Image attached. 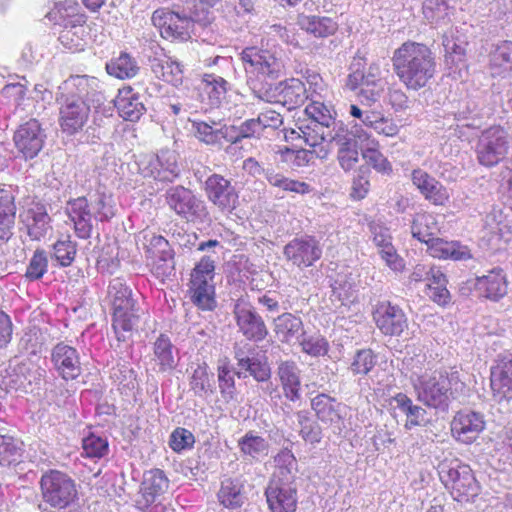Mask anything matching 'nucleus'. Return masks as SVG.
Here are the masks:
<instances>
[{
	"label": "nucleus",
	"mask_w": 512,
	"mask_h": 512,
	"mask_svg": "<svg viewBox=\"0 0 512 512\" xmlns=\"http://www.w3.org/2000/svg\"><path fill=\"white\" fill-rule=\"evenodd\" d=\"M391 61L394 73L408 90L419 91L426 87L436 73L435 56L422 43L404 42L393 52Z\"/></svg>",
	"instance_id": "obj_1"
},
{
	"label": "nucleus",
	"mask_w": 512,
	"mask_h": 512,
	"mask_svg": "<svg viewBox=\"0 0 512 512\" xmlns=\"http://www.w3.org/2000/svg\"><path fill=\"white\" fill-rule=\"evenodd\" d=\"M410 379L417 399L428 407L446 410L455 394L462 392L465 383L458 371H412Z\"/></svg>",
	"instance_id": "obj_2"
},
{
	"label": "nucleus",
	"mask_w": 512,
	"mask_h": 512,
	"mask_svg": "<svg viewBox=\"0 0 512 512\" xmlns=\"http://www.w3.org/2000/svg\"><path fill=\"white\" fill-rule=\"evenodd\" d=\"M247 84L253 95L270 90V85L284 72V62L276 48H263L258 46L246 47L240 53Z\"/></svg>",
	"instance_id": "obj_3"
},
{
	"label": "nucleus",
	"mask_w": 512,
	"mask_h": 512,
	"mask_svg": "<svg viewBox=\"0 0 512 512\" xmlns=\"http://www.w3.org/2000/svg\"><path fill=\"white\" fill-rule=\"evenodd\" d=\"M108 298L112 307V328L117 340L124 342L137 327L144 310L138 305L132 289L121 278L110 281Z\"/></svg>",
	"instance_id": "obj_4"
},
{
	"label": "nucleus",
	"mask_w": 512,
	"mask_h": 512,
	"mask_svg": "<svg viewBox=\"0 0 512 512\" xmlns=\"http://www.w3.org/2000/svg\"><path fill=\"white\" fill-rule=\"evenodd\" d=\"M65 212L73 224L76 236L80 239H89L92 235L94 223L105 222L114 215V209L106 202L104 196L89 201L86 197H77L67 202Z\"/></svg>",
	"instance_id": "obj_5"
},
{
	"label": "nucleus",
	"mask_w": 512,
	"mask_h": 512,
	"mask_svg": "<svg viewBox=\"0 0 512 512\" xmlns=\"http://www.w3.org/2000/svg\"><path fill=\"white\" fill-rule=\"evenodd\" d=\"M438 474L441 482L457 502H472L480 493V486L472 469L457 458L441 461L438 465Z\"/></svg>",
	"instance_id": "obj_6"
},
{
	"label": "nucleus",
	"mask_w": 512,
	"mask_h": 512,
	"mask_svg": "<svg viewBox=\"0 0 512 512\" xmlns=\"http://www.w3.org/2000/svg\"><path fill=\"white\" fill-rule=\"evenodd\" d=\"M512 151L509 132L500 125L484 129L478 136L475 154L478 163L492 168L504 161Z\"/></svg>",
	"instance_id": "obj_7"
},
{
	"label": "nucleus",
	"mask_w": 512,
	"mask_h": 512,
	"mask_svg": "<svg viewBox=\"0 0 512 512\" xmlns=\"http://www.w3.org/2000/svg\"><path fill=\"white\" fill-rule=\"evenodd\" d=\"M43 503L60 511L70 507L77 499L75 481L66 473L50 470L40 480Z\"/></svg>",
	"instance_id": "obj_8"
},
{
	"label": "nucleus",
	"mask_w": 512,
	"mask_h": 512,
	"mask_svg": "<svg viewBox=\"0 0 512 512\" xmlns=\"http://www.w3.org/2000/svg\"><path fill=\"white\" fill-rule=\"evenodd\" d=\"M214 271V260L210 257H203L191 273L189 288L191 301L204 311H211L216 306Z\"/></svg>",
	"instance_id": "obj_9"
},
{
	"label": "nucleus",
	"mask_w": 512,
	"mask_h": 512,
	"mask_svg": "<svg viewBox=\"0 0 512 512\" xmlns=\"http://www.w3.org/2000/svg\"><path fill=\"white\" fill-rule=\"evenodd\" d=\"M165 203L176 215L187 221L201 219L207 215L205 204L194 193L182 186H172L165 191Z\"/></svg>",
	"instance_id": "obj_10"
},
{
	"label": "nucleus",
	"mask_w": 512,
	"mask_h": 512,
	"mask_svg": "<svg viewBox=\"0 0 512 512\" xmlns=\"http://www.w3.org/2000/svg\"><path fill=\"white\" fill-rule=\"evenodd\" d=\"M56 101L59 104V124L62 131L73 135L82 130L92 107L83 100L60 92L57 93Z\"/></svg>",
	"instance_id": "obj_11"
},
{
	"label": "nucleus",
	"mask_w": 512,
	"mask_h": 512,
	"mask_svg": "<svg viewBox=\"0 0 512 512\" xmlns=\"http://www.w3.org/2000/svg\"><path fill=\"white\" fill-rule=\"evenodd\" d=\"M152 23L159 29L163 38L186 41L191 36L194 21L185 13L167 8L157 9L152 14Z\"/></svg>",
	"instance_id": "obj_12"
},
{
	"label": "nucleus",
	"mask_w": 512,
	"mask_h": 512,
	"mask_svg": "<svg viewBox=\"0 0 512 512\" xmlns=\"http://www.w3.org/2000/svg\"><path fill=\"white\" fill-rule=\"evenodd\" d=\"M64 95L83 100L90 107L98 109L105 102L102 84L98 78L89 75H72L58 88Z\"/></svg>",
	"instance_id": "obj_13"
},
{
	"label": "nucleus",
	"mask_w": 512,
	"mask_h": 512,
	"mask_svg": "<svg viewBox=\"0 0 512 512\" xmlns=\"http://www.w3.org/2000/svg\"><path fill=\"white\" fill-rule=\"evenodd\" d=\"M258 99L270 103H280L288 110H292L304 104L308 99L304 83L297 78H290L278 83L273 82L270 90L260 94Z\"/></svg>",
	"instance_id": "obj_14"
},
{
	"label": "nucleus",
	"mask_w": 512,
	"mask_h": 512,
	"mask_svg": "<svg viewBox=\"0 0 512 512\" xmlns=\"http://www.w3.org/2000/svg\"><path fill=\"white\" fill-rule=\"evenodd\" d=\"M233 316L238 331L248 340L259 342L265 339L268 334L267 327L262 317L255 311L252 304L239 298L233 306Z\"/></svg>",
	"instance_id": "obj_15"
},
{
	"label": "nucleus",
	"mask_w": 512,
	"mask_h": 512,
	"mask_svg": "<svg viewBox=\"0 0 512 512\" xmlns=\"http://www.w3.org/2000/svg\"><path fill=\"white\" fill-rule=\"evenodd\" d=\"M283 255L293 265L307 268L322 257V247L314 236L303 235L289 241L284 246Z\"/></svg>",
	"instance_id": "obj_16"
},
{
	"label": "nucleus",
	"mask_w": 512,
	"mask_h": 512,
	"mask_svg": "<svg viewBox=\"0 0 512 512\" xmlns=\"http://www.w3.org/2000/svg\"><path fill=\"white\" fill-rule=\"evenodd\" d=\"M234 358L237 361L239 370L236 372L238 378L246 377L245 372L252 376L257 382L268 381L271 377V369L264 355L250 346L235 347Z\"/></svg>",
	"instance_id": "obj_17"
},
{
	"label": "nucleus",
	"mask_w": 512,
	"mask_h": 512,
	"mask_svg": "<svg viewBox=\"0 0 512 512\" xmlns=\"http://www.w3.org/2000/svg\"><path fill=\"white\" fill-rule=\"evenodd\" d=\"M265 497L270 512H295L298 503L297 487L290 481L272 478Z\"/></svg>",
	"instance_id": "obj_18"
},
{
	"label": "nucleus",
	"mask_w": 512,
	"mask_h": 512,
	"mask_svg": "<svg viewBox=\"0 0 512 512\" xmlns=\"http://www.w3.org/2000/svg\"><path fill=\"white\" fill-rule=\"evenodd\" d=\"M19 221L33 241L43 239L52 229L51 217L43 203L31 202L22 207Z\"/></svg>",
	"instance_id": "obj_19"
},
{
	"label": "nucleus",
	"mask_w": 512,
	"mask_h": 512,
	"mask_svg": "<svg viewBox=\"0 0 512 512\" xmlns=\"http://www.w3.org/2000/svg\"><path fill=\"white\" fill-rule=\"evenodd\" d=\"M355 131H348L343 126H339L331 136L332 143L338 147V161L340 166L349 171L358 162V143L356 137L359 139H366L368 135L357 125L354 126Z\"/></svg>",
	"instance_id": "obj_20"
},
{
	"label": "nucleus",
	"mask_w": 512,
	"mask_h": 512,
	"mask_svg": "<svg viewBox=\"0 0 512 512\" xmlns=\"http://www.w3.org/2000/svg\"><path fill=\"white\" fill-rule=\"evenodd\" d=\"M46 134L36 119L21 124L14 133V143L25 159H33L42 150Z\"/></svg>",
	"instance_id": "obj_21"
},
{
	"label": "nucleus",
	"mask_w": 512,
	"mask_h": 512,
	"mask_svg": "<svg viewBox=\"0 0 512 512\" xmlns=\"http://www.w3.org/2000/svg\"><path fill=\"white\" fill-rule=\"evenodd\" d=\"M484 415L472 410H462L451 421V433L454 439L463 444L477 440L485 429Z\"/></svg>",
	"instance_id": "obj_22"
},
{
	"label": "nucleus",
	"mask_w": 512,
	"mask_h": 512,
	"mask_svg": "<svg viewBox=\"0 0 512 512\" xmlns=\"http://www.w3.org/2000/svg\"><path fill=\"white\" fill-rule=\"evenodd\" d=\"M50 361L58 376L65 381L75 380L82 373L78 350L65 342H59L51 349Z\"/></svg>",
	"instance_id": "obj_23"
},
{
	"label": "nucleus",
	"mask_w": 512,
	"mask_h": 512,
	"mask_svg": "<svg viewBox=\"0 0 512 512\" xmlns=\"http://www.w3.org/2000/svg\"><path fill=\"white\" fill-rule=\"evenodd\" d=\"M490 385L497 401L512 400V353L497 357L491 366Z\"/></svg>",
	"instance_id": "obj_24"
},
{
	"label": "nucleus",
	"mask_w": 512,
	"mask_h": 512,
	"mask_svg": "<svg viewBox=\"0 0 512 512\" xmlns=\"http://www.w3.org/2000/svg\"><path fill=\"white\" fill-rule=\"evenodd\" d=\"M207 198L222 211L231 212L238 203V193L231 182L219 174L210 175L205 181Z\"/></svg>",
	"instance_id": "obj_25"
},
{
	"label": "nucleus",
	"mask_w": 512,
	"mask_h": 512,
	"mask_svg": "<svg viewBox=\"0 0 512 512\" xmlns=\"http://www.w3.org/2000/svg\"><path fill=\"white\" fill-rule=\"evenodd\" d=\"M374 321L377 328L388 336H400L408 328L404 311L390 302H382L377 306Z\"/></svg>",
	"instance_id": "obj_26"
},
{
	"label": "nucleus",
	"mask_w": 512,
	"mask_h": 512,
	"mask_svg": "<svg viewBox=\"0 0 512 512\" xmlns=\"http://www.w3.org/2000/svg\"><path fill=\"white\" fill-rule=\"evenodd\" d=\"M370 232L372 241L386 265L395 272L403 271L405 263L392 243L390 229L381 223H371Z\"/></svg>",
	"instance_id": "obj_27"
},
{
	"label": "nucleus",
	"mask_w": 512,
	"mask_h": 512,
	"mask_svg": "<svg viewBox=\"0 0 512 512\" xmlns=\"http://www.w3.org/2000/svg\"><path fill=\"white\" fill-rule=\"evenodd\" d=\"M411 180L423 197L434 205H444L449 200L447 189L428 172L414 169Z\"/></svg>",
	"instance_id": "obj_28"
},
{
	"label": "nucleus",
	"mask_w": 512,
	"mask_h": 512,
	"mask_svg": "<svg viewBox=\"0 0 512 512\" xmlns=\"http://www.w3.org/2000/svg\"><path fill=\"white\" fill-rule=\"evenodd\" d=\"M324 95L315 93L310 95L311 102L306 106L305 113L312 120L314 126L319 125L321 129H329L333 126L335 132L339 125L336 124V111L330 101L325 100ZM342 126V124H340Z\"/></svg>",
	"instance_id": "obj_29"
},
{
	"label": "nucleus",
	"mask_w": 512,
	"mask_h": 512,
	"mask_svg": "<svg viewBox=\"0 0 512 512\" xmlns=\"http://www.w3.org/2000/svg\"><path fill=\"white\" fill-rule=\"evenodd\" d=\"M86 17L78 16L71 22L61 23L58 40L61 45L71 52L84 50L87 44Z\"/></svg>",
	"instance_id": "obj_30"
},
{
	"label": "nucleus",
	"mask_w": 512,
	"mask_h": 512,
	"mask_svg": "<svg viewBox=\"0 0 512 512\" xmlns=\"http://www.w3.org/2000/svg\"><path fill=\"white\" fill-rule=\"evenodd\" d=\"M311 408L325 424H339L346 414V406L327 394H318L311 400Z\"/></svg>",
	"instance_id": "obj_31"
},
{
	"label": "nucleus",
	"mask_w": 512,
	"mask_h": 512,
	"mask_svg": "<svg viewBox=\"0 0 512 512\" xmlns=\"http://www.w3.org/2000/svg\"><path fill=\"white\" fill-rule=\"evenodd\" d=\"M475 289L483 297L498 301L507 293V281L501 268H494L488 274L477 277Z\"/></svg>",
	"instance_id": "obj_32"
},
{
	"label": "nucleus",
	"mask_w": 512,
	"mask_h": 512,
	"mask_svg": "<svg viewBox=\"0 0 512 512\" xmlns=\"http://www.w3.org/2000/svg\"><path fill=\"white\" fill-rule=\"evenodd\" d=\"M277 376L284 396L292 402L298 401L301 398V379L298 365L291 360L281 361L278 364Z\"/></svg>",
	"instance_id": "obj_33"
},
{
	"label": "nucleus",
	"mask_w": 512,
	"mask_h": 512,
	"mask_svg": "<svg viewBox=\"0 0 512 512\" xmlns=\"http://www.w3.org/2000/svg\"><path fill=\"white\" fill-rule=\"evenodd\" d=\"M489 71L492 77L508 78L512 75V41L497 43L489 54Z\"/></svg>",
	"instance_id": "obj_34"
},
{
	"label": "nucleus",
	"mask_w": 512,
	"mask_h": 512,
	"mask_svg": "<svg viewBox=\"0 0 512 512\" xmlns=\"http://www.w3.org/2000/svg\"><path fill=\"white\" fill-rule=\"evenodd\" d=\"M150 68L156 78L173 86H179L183 81V67L176 59L163 54L149 60Z\"/></svg>",
	"instance_id": "obj_35"
},
{
	"label": "nucleus",
	"mask_w": 512,
	"mask_h": 512,
	"mask_svg": "<svg viewBox=\"0 0 512 512\" xmlns=\"http://www.w3.org/2000/svg\"><path fill=\"white\" fill-rule=\"evenodd\" d=\"M137 242L143 249L146 260L174 257V251L168 240L150 230L141 231Z\"/></svg>",
	"instance_id": "obj_36"
},
{
	"label": "nucleus",
	"mask_w": 512,
	"mask_h": 512,
	"mask_svg": "<svg viewBox=\"0 0 512 512\" xmlns=\"http://www.w3.org/2000/svg\"><path fill=\"white\" fill-rule=\"evenodd\" d=\"M153 356L161 372L171 371L178 364V349L166 334H160L153 343Z\"/></svg>",
	"instance_id": "obj_37"
},
{
	"label": "nucleus",
	"mask_w": 512,
	"mask_h": 512,
	"mask_svg": "<svg viewBox=\"0 0 512 512\" xmlns=\"http://www.w3.org/2000/svg\"><path fill=\"white\" fill-rule=\"evenodd\" d=\"M274 332L281 342L298 341L304 334L303 322L300 317L291 313H283L274 320Z\"/></svg>",
	"instance_id": "obj_38"
},
{
	"label": "nucleus",
	"mask_w": 512,
	"mask_h": 512,
	"mask_svg": "<svg viewBox=\"0 0 512 512\" xmlns=\"http://www.w3.org/2000/svg\"><path fill=\"white\" fill-rule=\"evenodd\" d=\"M430 255L439 259L466 260L471 258L469 249L457 241L436 238L427 247Z\"/></svg>",
	"instance_id": "obj_39"
},
{
	"label": "nucleus",
	"mask_w": 512,
	"mask_h": 512,
	"mask_svg": "<svg viewBox=\"0 0 512 512\" xmlns=\"http://www.w3.org/2000/svg\"><path fill=\"white\" fill-rule=\"evenodd\" d=\"M168 487L169 480L162 470L153 469L144 473L141 490L147 504L153 503Z\"/></svg>",
	"instance_id": "obj_40"
},
{
	"label": "nucleus",
	"mask_w": 512,
	"mask_h": 512,
	"mask_svg": "<svg viewBox=\"0 0 512 512\" xmlns=\"http://www.w3.org/2000/svg\"><path fill=\"white\" fill-rule=\"evenodd\" d=\"M105 68L110 76L121 80L134 78L140 70L136 58L127 52H121L119 56L112 58Z\"/></svg>",
	"instance_id": "obj_41"
},
{
	"label": "nucleus",
	"mask_w": 512,
	"mask_h": 512,
	"mask_svg": "<svg viewBox=\"0 0 512 512\" xmlns=\"http://www.w3.org/2000/svg\"><path fill=\"white\" fill-rule=\"evenodd\" d=\"M298 23L301 29L317 38L329 37L338 29L337 22L326 16L303 15Z\"/></svg>",
	"instance_id": "obj_42"
},
{
	"label": "nucleus",
	"mask_w": 512,
	"mask_h": 512,
	"mask_svg": "<svg viewBox=\"0 0 512 512\" xmlns=\"http://www.w3.org/2000/svg\"><path fill=\"white\" fill-rule=\"evenodd\" d=\"M235 375L236 372L233 371L227 359L219 361L217 366V381L221 398L225 403H236L238 401Z\"/></svg>",
	"instance_id": "obj_43"
},
{
	"label": "nucleus",
	"mask_w": 512,
	"mask_h": 512,
	"mask_svg": "<svg viewBox=\"0 0 512 512\" xmlns=\"http://www.w3.org/2000/svg\"><path fill=\"white\" fill-rule=\"evenodd\" d=\"M354 285L355 282L351 273L342 271L336 274L331 283L332 293L330 296L331 301L338 302L336 308L347 306L353 302Z\"/></svg>",
	"instance_id": "obj_44"
},
{
	"label": "nucleus",
	"mask_w": 512,
	"mask_h": 512,
	"mask_svg": "<svg viewBox=\"0 0 512 512\" xmlns=\"http://www.w3.org/2000/svg\"><path fill=\"white\" fill-rule=\"evenodd\" d=\"M439 231L436 217L430 213H417L411 224L412 236L429 246Z\"/></svg>",
	"instance_id": "obj_45"
},
{
	"label": "nucleus",
	"mask_w": 512,
	"mask_h": 512,
	"mask_svg": "<svg viewBox=\"0 0 512 512\" xmlns=\"http://www.w3.org/2000/svg\"><path fill=\"white\" fill-rule=\"evenodd\" d=\"M393 402L405 416V428L411 430L416 426H423L426 423L427 412L424 408L413 404V401L404 393H398Z\"/></svg>",
	"instance_id": "obj_46"
},
{
	"label": "nucleus",
	"mask_w": 512,
	"mask_h": 512,
	"mask_svg": "<svg viewBox=\"0 0 512 512\" xmlns=\"http://www.w3.org/2000/svg\"><path fill=\"white\" fill-rule=\"evenodd\" d=\"M219 502L228 509H236L243 505L245 500L244 485L239 479H225L218 491Z\"/></svg>",
	"instance_id": "obj_47"
},
{
	"label": "nucleus",
	"mask_w": 512,
	"mask_h": 512,
	"mask_svg": "<svg viewBox=\"0 0 512 512\" xmlns=\"http://www.w3.org/2000/svg\"><path fill=\"white\" fill-rule=\"evenodd\" d=\"M115 106L119 115L127 121H137L144 113L145 107L139 97L131 93V89L119 92Z\"/></svg>",
	"instance_id": "obj_48"
},
{
	"label": "nucleus",
	"mask_w": 512,
	"mask_h": 512,
	"mask_svg": "<svg viewBox=\"0 0 512 512\" xmlns=\"http://www.w3.org/2000/svg\"><path fill=\"white\" fill-rule=\"evenodd\" d=\"M453 14L454 7L449 4V0H425L423 3L425 19L436 26L449 24Z\"/></svg>",
	"instance_id": "obj_49"
},
{
	"label": "nucleus",
	"mask_w": 512,
	"mask_h": 512,
	"mask_svg": "<svg viewBox=\"0 0 512 512\" xmlns=\"http://www.w3.org/2000/svg\"><path fill=\"white\" fill-rule=\"evenodd\" d=\"M213 374L209 372L208 365L203 362L194 368L190 377V388L198 397H207L214 391Z\"/></svg>",
	"instance_id": "obj_50"
},
{
	"label": "nucleus",
	"mask_w": 512,
	"mask_h": 512,
	"mask_svg": "<svg viewBox=\"0 0 512 512\" xmlns=\"http://www.w3.org/2000/svg\"><path fill=\"white\" fill-rule=\"evenodd\" d=\"M192 126L195 131V136L207 145H221L224 138V132L230 125L217 123L211 121L210 123L204 121H193Z\"/></svg>",
	"instance_id": "obj_51"
},
{
	"label": "nucleus",
	"mask_w": 512,
	"mask_h": 512,
	"mask_svg": "<svg viewBox=\"0 0 512 512\" xmlns=\"http://www.w3.org/2000/svg\"><path fill=\"white\" fill-rule=\"evenodd\" d=\"M202 84L212 106H218L222 102L229 88V83L215 73L204 74Z\"/></svg>",
	"instance_id": "obj_52"
},
{
	"label": "nucleus",
	"mask_w": 512,
	"mask_h": 512,
	"mask_svg": "<svg viewBox=\"0 0 512 512\" xmlns=\"http://www.w3.org/2000/svg\"><path fill=\"white\" fill-rule=\"evenodd\" d=\"M296 419L299 426V435L301 438L310 444H318L322 439L321 426L311 418L310 412L307 410H300L296 412Z\"/></svg>",
	"instance_id": "obj_53"
},
{
	"label": "nucleus",
	"mask_w": 512,
	"mask_h": 512,
	"mask_svg": "<svg viewBox=\"0 0 512 512\" xmlns=\"http://www.w3.org/2000/svg\"><path fill=\"white\" fill-rule=\"evenodd\" d=\"M276 470L273 478L283 479L294 483L297 472V460L294 454L288 450H281L274 458Z\"/></svg>",
	"instance_id": "obj_54"
},
{
	"label": "nucleus",
	"mask_w": 512,
	"mask_h": 512,
	"mask_svg": "<svg viewBox=\"0 0 512 512\" xmlns=\"http://www.w3.org/2000/svg\"><path fill=\"white\" fill-rule=\"evenodd\" d=\"M241 452L253 459L266 456L269 450V443L256 433L249 431L239 441Z\"/></svg>",
	"instance_id": "obj_55"
},
{
	"label": "nucleus",
	"mask_w": 512,
	"mask_h": 512,
	"mask_svg": "<svg viewBox=\"0 0 512 512\" xmlns=\"http://www.w3.org/2000/svg\"><path fill=\"white\" fill-rule=\"evenodd\" d=\"M156 157L159 160L156 180L172 182L179 176L180 169L177 163V155L174 151L162 150Z\"/></svg>",
	"instance_id": "obj_56"
},
{
	"label": "nucleus",
	"mask_w": 512,
	"mask_h": 512,
	"mask_svg": "<svg viewBox=\"0 0 512 512\" xmlns=\"http://www.w3.org/2000/svg\"><path fill=\"white\" fill-rule=\"evenodd\" d=\"M365 126L386 137H394L399 132V126L395 121L392 118L386 117L380 111H371L365 117Z\"/></svg>",
	"instance_id": "obj_57"
},
{
	"label": "nucleus",
	"mask_w": 512,
	"mask_h": 512,
	"mask_svg": "<svg viewBox=\"0 0 512 512\" xmlns=\"http://www.w3.org/2000/svg\"><path fill=\"white\" fill-rule=\"evenodd\" d=\"M265 178L270 185L278 187L284 191L295 192L298 194H307L311 191L309 184L293 179H289L280 173L272 170L265 172Z\"/></svg>",
	"instance_id": "obj_58"
},
{
	"label": "nucleus",
	"mask_w": 512,
	"mask_h": 512,
	"mask_svg": "<svg viewBox=\"0 0 512 512\" xmlns=\"http://www.w3.org/2000/svg\"><path fill=\"white\" fill-rule=\"evenodd\" d=\"M76 252L77 244L68 236L66 239L58 240L54 243L52 258L59 266L68 267L74 261Z\"/></svg>",
	"instance_id": "obj_59"
},
{
	"label": "nucleus",
	"mask_w": 512,
	"mask_h": 512,
	"mask_svg": "<svg viewBox=\"0 0 512 512\" xmlns=\"http://www.w3.org/2000/svg\"><path fill=\"white\" fill-rule=\"evenodd\" d=\"M276 154L281 156V160L290 164L293 167H304L313 161L315 152L307 149H291L288 147H279Z\"/></svg>",
	"instance_id": "obj_60"
},
{
	"label": "nucleus",
	"mask_w": 512,
	"mask_h": 512,
	"mask_svg": "<svg viewBox=\"0 0 512 512\" xmlns=\"http://www.w3.org/2000/svg\"><path fill=\"white\" fill-rule=\"evenodd\" d=\"M376 363L377 357L371 349H360L355 353L349 369L353 375H367Z\"/></svg>",
	"instance_id": "obj_61"
},
{
	"label": "nucleus",
	"mask_w": 512,
	"mask_h": 512,
	"mask_svg": "<svg viewBox=\"0 0 512 512\" xmlns=\"http://www.w3.org/2000/svg\"><path fill=\"white\" fill-rule=\"evenodd\" d=\"M48 271V257L46 251L37 249L29 260L25 278L30 281L41 279Z\"/></svg>",
	"instance_id": "obj_62"
},
{
	"label": "nucleus",
	"mask_w": 512,
	"mask_h": 512,
	"mask_svg": "<svg viewBox=\"0 0 512 512\" xmlns=\"http://www.w3.org/2000/svg\"><path fill=\"white\" fill-rule=\"evenodd\" d=\"M82 448L86 457L100 459L108 454L109 444L107 438L90 433L83 438Z\"/></svg>",
	"instance_id": "obj_63"
},
{
	"label": "nucleus",
	"mask_w": 512,
	"mask_h": 512,
	"mask_svg": "<svg viewBox=\"0 0 512 512\" xmlns=\"http://www.w3.org/2000/svg\"><path fill=\"white\" fill-rule=\"evenodd\" d=\"M21 448L18 442L11 436L0 435V465L9 466L19 462Z\"/></svg>",
	"instance_id": "obj_64"
}]
</instances>
